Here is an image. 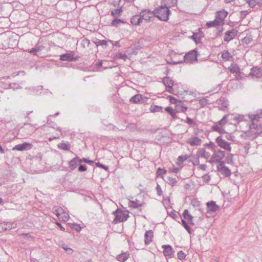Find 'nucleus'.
Segmentation results:
<instances>
[{
  "label": "nucleus",
  "mask_w": 262,
  "mask_h": 262,
  "mask_svg": "<svg viewBox=\"0 0 262 262\" xmlns=\"http://www.w3.org/2000/svg\"><path fill=\"white\" fill-rule=\"evenodd\" d=\"M130 23L134 26H140L142 23L141 18L140 14H136L133 15L130 18Z\"/></svg>",
  "instance_id": "20"
},
{
  "label": "nucleus",
  "mask_w": 262,
  "mask_h": 262,
  "mask_svg": "<svg viewBox=\"0 0 262 262\" xmlns=\"http://www.w3.org/2000/svg\"><path fill=\"white\" fill-rule=\"evenodd\" d=\"M154 237L153 231L151 230L146 231L144 234V243L146 245L150 244L152 242Z\"/></svg>",
  "instance_id": "16"
},
{
  "label": "nucleus",
  "mask_w": 262,
  "mask_h": 262,
  "mask_svg": "<svg viewBox=\"0 0 262 262\" xmlns=\"http://www.w3.org/2000/svg\"><path fill=\"white\" fill-rule=\"evenodd\" d=\"M251 132L255 134L260 135L262 134V125H258L255 122H252L250 126Z\"/></svg>",
  "instance_id": "12"
},
{
  "label": "nucleus",
  "mask_w": 262,
  "mask_h": 262,
  "mask_svg": "<svg viewBox=\"0 0 262 262\" xmlns=\"http://www.w3.org/2000/svg\"><path fill=\"white\" fill-rule=\"evenodd\" d=\"M60 59L62 61H76L78 59V58L74 57L72 53H66L60 55Z\"/></svg>",
  "instance_id": "17"
},
{
  "label": "nucleus",
  "mask_w": 262,
  "mask_h": 262,
  "mask_svg": "<svg viewBox=\"0 0 262 262\" xmlns=\"http://www.w3.org/2000/svg\"><path fill=\"white\" fill-rule=\"evenodd\" d=\"M6 225L9 229L15 228L17 227V224L15 222H8Z\"/></svg>",
  "instance_id": "56"
},
{
  "label": "nucleus",
  "mask_w": 262,
  "mask_h": 262,
  "mask_svg": "<svg viewBox=\"0 0 262 262\" xmlns=\"http://www.w3.org/2000/svg\"><path fill=\"white\" fill-rule=\"evenodd\" d=\"M217 170L222 174L227 177H229L231 173L229 168L225 166V163L223 161L220 162L217 166Z\"/></svg>",
  "instance_id": "5"
},
{
  "label": "nucleus",
  "mask_w": 262,
  "mask_h": 262,
  "mask_svg": "<svg viewBox=\"0 0 262 262\" xmlns=\"http://www.w3.org/2000/svg\"><path fill=\"white\" fill-rule=\"evenodd\" d=\"M20 88H21V87L16 83H10L8 85H6V86H5V89H11L13 90H16Z\"/></svg>",
  "instance_id": "37"
},
{
  "label": "nucleus",
  "mask_w": 262,
  "mask_h": 262,
  "mask_svg": "<svg viewBox=\"0 0 262 262\" xmlns=\"http://www.w3.org/2000/svg\"><path fill=\"white\" fill-rule=\"evenodd\" d=\"M196 155L198 157L204 158L207 159L209 158L210 154L209 152L206 151L204 148H200L198 150Z\"/></svg>",
  "instance_id": "23"
},
{
  "label": "nucleus",
  "mask_w": 262,
  "mask_h": 262,
  "mask_svg": "<svg viewBox=\"0 0 262 262\" xmlns=\"http://www.w3.org/2000/svg\"><path fill=\"white\" fill-rule=\"evenodd\" d=\"M199 104L201 107H203L207 105L208 104V100L206 98H202L199 100Z\"/></svg>",
  "instance_id": "48"
},
{
  "label": "nucleus",
  "mask_w": 262,
  "mask_h": 262,
  "mask_svg": "<svg viewBox=\"0 0 262 262\" xmlns=\"http://www.w3.org/2000/svg\"><path fill=\"white\" fill-rule=\"evenodd\" d=\"M244 117L243 115L239 114L232 115L231 116L230 120L232 121H235L236 123H238L244 120Z\"/></svg>",
  "instance_id": "29"
},
{
  "label": "nucleus",
  "mask_w": 262,
  "mask_h": 262,
  "mask_svg": "<svg viewBox=\"0 0 262 262\" xmlns=\"http://www.w3.org/2000/svg\"><path fill=\"white\" fill-rule=\"evenodd\" d=\"M156 190H157V194L158 195L160 196L162 195V190L161 188V186L158 184H157V186H156Z\"/></svg>",
  "instance_id": "63"
},
{
  "label": "nucleus",
  "mask_w": 262,
  "mask_h": 262,
  "mask_svg": "<svg viewBox=\"0 0 262 262\" xmlns=\"http://www.w3.org/2000/svg\"><path fill=\"white\" fill-rule=\"evenodd\" d=\"M186 122L187 124L191 126H194L196 125V123L190 118L187 117Z\"/></svg>",
  "instance_id": "50"
},
{
  "label": "nucleus",
  "mask_w": 262,
  "mask_h": 262,
  "mask_svg": "<svg viewBox=\"0 0 262 262\" xmlns=\"http://www.w3.org/2000/svg\"><path fill=\"white\" fill-rule=\"evenodd\" d=\"M87 168L85 165L79 164V166L78 167V171L80 172H84L86 171Z\"/></svg>",
  "instance_id": "60"
},
{
  "label": "nucleus",
  "mask_w": 262,
  "mask_h": 262,
  "mask_svg": "<svg viewBox=\"0 0 262 262\" xmlns=\"http://www.w3.org/2000/svg\"><path fill=\"white\" fill-rule=\"evenodd\" d=\"M188 158V156L185 155H181L178 157V161L180 163H183L185 161H186Z\"/></svg>",
  "instance_id": "51"
},
{
  "label": "nucleus",
  "mask_w": 262,
  "mask_h": 262,
  "mask_svg": "<svg viewBox=\"0 0 262 262\" xmlns=\"http://www.w3.org/2000/svg\"><path fill=\"white\" fill-rule=\"evenodd\" d=\"M165 181L171 186H176L177 183V180L176 179L171 177H167L165 180Z\"/></svg>",
  "instance_id": "34"
},
{
  "label": "nucleus",
  "mask_w": 262,
  "mask_h": 262,
  "mask_svg": "<svg viewBox=\"0 0 262 262\" xmlns=\"http://www.w3.org/2000/svg\"><path fill=\"white\" fill-rule=\"evenodd\" d=\"M188 110V107L185 106L177 104L176 106V111L178 113H185Z\"/></svg>",
  "instance_id": "39"
},
{
  "label": "nucleus",
  "mask_w": 262,
  "mask_h": 262,
  "mask_svg": "<svg viewBox=\"0 0 262 262\" xmlns=\"http://www.w3.org/2000/svg\"><path fill=\"white\" fill-rule=\"evenodd\" d=\"M118 210H117L114 212V214L115 215V217L113 221V223H117L119 222H124V221L127 220V219L129 217L128 214H127L126 216H125V217H123L121 214V215L116 214V213H117L118 212Z\"/></svg>",
  "instance_id": "22"
},
{
  "label": "nucleus",
  "mask_w": 262,
  "mask_h": 262,
  "mask_svg": "<svg viewBox=\"0 0 262 262\" xmlns=\"http://www.w3.org/2000/svg\"><path fill=\"white\" fill-rule=\"evenodd\" d=\"M142 21L144 20L146 23H149L152 20L154 16V10L151 11L148 9H142L139 13Z\"/></svg>",
  "instance_id": "2"
},
{
  "label": "nucleus",
  "mask_w": 262,
  "mask_h": 262,
  "mask_svg": "<svg viewBox=\"0 0 262 262\" xmlns=\"http://www.w3.org/2000/svg\"><path fill=\"white\" fill-rule=\"evenodd\" d=\"M42 86L38 85L37 86L30 88L28 89L31 90L32 91V94H37L39 91H41L42 90Z\"/></svg>",
  "instance_id": "40"
},
{
  "label": "nucleus",
  "mask_w": 262,
  "mask_h": 262,
  "mask_svg": "<svg viewBox=\"0 0 262 262\" xmlns=\"http://www.w3.org/2000/svg\"><path fill=\"white\" fill-rule=\"evenodd\" d=\"M57 147L58 148L64 150H69L70 148L69 144L66 143H61L57 145Z\"/></svg>",
  "instance_id": "41"
},
{
  "label": "nucleus",
  "mask_w": 262,
  "mask_h": 262,
  "mask_svg": "<svg viewBox=\"0 0 262 262\" xmlns=\"http://www.w3.org/2000/svg\"><path fill=\"white\" fill-rule=\"evenodd\" d=\"M116 58L122 59L124 61L127 59V56L125 54H123L122 53H118L116 54Z\"/></svg>",
  "instance_id": "47"
},
{
  "label": "nucleus",
  "mask_w": 262,
  "mask_h": 262,
  "mask_svg": "<svg viewBox=\"0 0 262 262\" xmlns=\"http://www.w3.org/2000/svg\"><path fill=\"white\" fill-rule=\"evenodd\" d=\"M183 215L184 218V220H187L191 225L193 226L194 225V223L193 222V217L189 213L187 209L184 210Z\"/></svg>",
  "instance_id": "21"
},
{
  "label": "nucleus",
  "mask_w": 262,
  "mask_h": 262,
  "mask_svg": "<svg viewBox=\"0 0 262 262\" xmlns=\"http://www.w3.org/2000/svg\"><path fill=\"white\" fill-rule=\"evenodd\" d=\"M221 24L216 18L213 21H209L206 23V26L208 28L216 27L220 25Z\"/></svg>",
  "instance_id": "33"
},
{
  "label": "nucleus",
  "mask_w": 262,
  "mask_h": 262,
  "mask_svg": "<svg viewBox=\"0 0 262 262\" xmlns=\"http://www.w3.org/2000/svg\"><path fill=\"white\" fill-rule=\"evenodd\" d=\"M128 205L130 207L136 209L141 207L142 204L140 203L139 201L136 199V201H130Z\"/></svg>",
  "instance_id": "31"
},
{
  "label": "nucleus",
  "mask_w": 262,
  "mask_h": 262,
  "mask_svg": "<svg viewBox=\"0 0 262 262\" xmlns=\"http://www.w3.org/2000/svg\"><path fill=\"white\" fill-rule=\"evenodd\" d=\"M182 224L184 227V228L187 230V231L190 234L191 233V230L190 227L187 224L186 221L184 219H182Z\"/></svg>",
  "instance_id": "49"
},
{
  "label": "nucleus",
  "mask_w": 262,
  "mask_h": 262,
  "mask_svg": "<svg viewBox=\"0 0 262 262\" xmlns=\"http://www.w3.org/2000/svg\"><path fill=\"white\" fill-rule=\"evenodd\" d=\"M212 129L214 131L220 133H221L223 129L222 128L221 126L218 123H216L214 125H212Z\"/></svg>",
  "instance_id": "45"
},
{
  "label": "nucleus",
  "mask_w": 262,
  "mask_h": 262,
  "mask_svg": "<svg viewBox=\"0 0 262 262\" xmlns=\"http://www.w3.org/2000/svg\"><path fill=\"white\" fill-rule=\"evenodd\" d=\"M238 31L235 29H232L230 30L227 31L225 33L224 37V41L225 42H229L233 39L235 36L237 35Z\"/></svg>",
  "instance_id": "6"
},
{
  "label": "nucleus",
  "mask_w": 262,
  "mask_h": 262,
  "mask_svg": "<svg viewBox=\"0 0 262 262\" xmlns=\"http://www.w3.org/2000/svg\"><path fill=\"white\" fill-rule=\"evenodd\" d=\"M216 103L218 104L219 109L222 111H225L229 105L228 101L224 97H221L217 100Z\"/></svg>",
  "instance_id": "9"
},
{
  "label": "nucleus",
  "mask_w": 262,
  "mask_h": 262,
  "mask_svg": "<svg viewBox=\"0 0 262 262\" xmlns=\"http://www.w3.org/2000/svg\"><path fill=\"white\" fill-rule=\"evenodd\" d=\"M228 69L231 73H235L237 75L241 74L240 68L236 64L232 63Z\"/></svg>",
  "instance_id": "24"
},
{
  "label": "nucleus",
  "mask_w": 262,
  "mask_h": 262,
  "mask_svg": "<svg viewBox=\"0 0 262 262\" xmlns=\"http://www.w3.org/2000/svg\"><path fill=\"white\" fill-rule=\"evenodd\" d=\"M227 15L228 12L224 10L220 11L216 14L215 18L217 19L221 24H222Z\"/></svg>",
  "instance_id": "19"
},
{
  "label": "nucleus",
  "mask_w": 262,
  "mask_h": 262,
  "mask_svg": "<svg viewBox=\"0 0 262 262\" xmlns=\"http://www.w3.org/2000/svg\"><path fill=\"white\" fill-rule=\"evenodd\" d=\"M256 5L258 6H262V0H252V2H250V7L254 8Z\"/></svg>",
  "instance_id": "38"
},
{
  "label": "nucleus",
  "mask_w": 262,
  "mask_h": 262,
  "mask_svg": "<svg viewBox=\"0 0 262 262\" xmlns=\"http://www.w3.org/2000/svg\"><path fill=\"white\" fill-rule=\"evenodd\" d=\"M79 164H80V158L76 156L69 162V167L71 170H74Z\"/></svg>",
  "instance_id": "10"
},
{
  "label": "nucleus",
  "mask_w": 262,
  "mask_h": 262,
  "mask_svg": "<svg viewBox=\"0 0 262 262\" xmlns=\"http://www.w3.org/2000/svg\"><path fill=\"white\" fill-rule=\"evenodd\" d=\"M165 111L167 112L170 115H172L174 112V110L170 106L166 107L165 109Z\"/></svg>",
  "instance_id": "61"
},
{
  "label": "nucleus",
  "mask_w": 262,
  "mask_h": 262,
  "mask_svg": "<svg viewBox=\"0 0 262 262\" xmlns=\"http://www.w3.org/2000/svg\"><path fill=\"white\" fill-rule=\"evenodd\" d=\"M163 249V254L166 257L171 258L174 256V251L169 245H164L162 246Z\"/></svg>",
  "instance_id": "8"
},
{
  "label": "nucleus",
  "mask_w": 262,
  "mask_h": 262,
  "mask_svg": "<svg viewBox=\"0 0 262 262\" xmlns=\"http://www.w3.org/2000/svg\"><path fill=\"white\" fill-rule=\"evenodd\" d=\"M214 153L212 155L213 158L216 160V162H221L220 161L225 157V151L216 149L213 151Z\"/></svg>",
  "instance_id": "15"
},
{
  "label": "nucleus",
  "mask_w": 262,
  "mask_h": 262,
  "mask_svg": "<svg viewBox=\"0 0 262 262\" xmlns=\"http://www.w3.org/2000/svg\"><path fill=\"white\" fill-rule=\"evenodd\" d=\"M54 213L55 214V215L59 217V216L61 215L62 212H63V209L60 207H55L53 208Z\"/></svg>",
  "instance_id": "42"
},
{
  "label": "nucleus",
  "mask_w": 262,
  "mask_h": 262,
  "mask_svg": "<svg viewBox=\"0 0 262 262\" xmlns=\"http://www.w3.org/2000/svg\"><path fill=\"white\" fill-rule=\"evenodd\" d=\"M249 74L251 76L259 78L262 77V69L258 67H254L251 69Z\"/></svg>",
  "instance_id": "14"
},
{
  "label": "nucleus",
  "mask_w": 262,
  "mask_h": 262,
  "mask_svg": "<svg viewBox=\"0 0 262 262\" xmlns=\"http://www.w3.org/2000/svg\"><path fill=\"white\" fill-rule=\"evenodd\" d=\"M230 116L229 115H224L223 118L218 121L217 123L220 125L221 126L225 125L227 122V119Z\"/></svg>",
  "instance_id": "43"
},
{
  "label": "nucleus",
  "mask_w": 262,
  "mask_h": 262,
  "mask_svg": "<svg viewBox=\"0 0 262 262\" xmlns=\"http://www.w3.org/2000/svg\"><path fill=\"white\" fill-rule=\"evenodd\" d=\"M168 7H172L174 6L177 3V0H166Z\"/></svg>",
  "instance_id": "58"
},
{
  "label": "nucleus",
  "mask_w": 262,
  "mask_h": 262,
  "mask_svg": "<svg viewBox=\"0 0 262 262\" xmlns=\"http://www.w3.org/2000/svg\"><path fill=\"white\" fill-rule=\"evenodd\" d=\"M252 37L250 36H247L242 39V42L243 44L248 45L252 41Z\"/></svg>",
  "instance_id": "44"
},
{
  "label": "nucleus",
  "mask_w": 262,
  "mask_h": 262,
  "mask_svg": "<svg viewBox=\"0 0 262 262\" xmlns=\"http://www.w3.org/2000/svg\"><path fill=\"white\" fill-rule=\"evenodd\" d=\"M249 12L247 10L241 11V17L242 19H244Z\"/></svg>",
  "instance_id": "64"
},
{
  "label": "nucleus",
  "mask_w": 262,
  "mask_h": 262,
  "mask_svg": "<svg viewBox=\"0 0 262 262\" xmlns=\"http://www.w3.org/2000/svg\"><path fill=\"white\" fill-rule=\"evenodd\" d=\"M120 23L124 24L125 22L122 19L115 18V19L112 21L111 25L117 28L119 27Z\"/></svg>",
  "instance_id": "36"
},
{
  "label": "nucleus",
  "mask_w": 262,
  "mask_h": 262,
  "mask_svg": "<svg viewBox=\"0 0 262 262\" xmlns=\"http://www.w3.org/2000/svg\"><path fill=\"white\" fill-rule=\"evenodd\" d=\"M185 257H186V254L182 251H180L178 253V258L180 260L184 259L185 258Z\"/></svg>",
  "instance_id": "54"
},
{
  "label": "nucleus",
  "mask_w": 262,
  "mask_h": 262,
  "mask_svg": "<svg viewBox=\"0 0 262 262\" xmlns=\"http://www.w3.org/2000/svg\"><path fill=\"white\" fill-rule=\"evenodd\" d=\"M202 180L205 183H208L210 180V177L208 174H205L202 176Z\"/></svg>",
  "instance_id": "59"
},
{
  "label": "nucleus",
  "mask_w": 262,
  "mask_h": 262,
  "mask_svg": "<svg viewBox=\"0 0 262 262\" xmlns=\"http://www.w3.org/2000/svg\"><path fill=\"white\" fill-rule=\"evenodd\" d=\"M123 12L122 8L119 7L116 9H113L111 10V14L115 18H117L122 15Z\"/></svg>",
  "instance_id": "26"
},
{
  "label": "nucleus",
  "mask_w": 262,
  "mask_h": 262,
  "mask_svg": "<svg viewBox=\"0 0 262 262\" xmlns=\"http://www.w3.org/2000/svg\"><path fill=\"white\" fill-rule=\"evenodd\" d=\"M249 118L252 122H255L262 118V110H259L256 114H251L249 115Z\"/></svg>",
  "instance_id": "25"
},
{
  "label": "nucleus",
  "mask_w": 262,
  "mask_h": 262,
  "mask_svg": "<svg viewBox=\"0 0 262 262\" xmlns=\"http://www.w3.org/2000/svg\"><path fill=\"white\" fill-rule=\"evenodd\" d=\"M226 139L231 141H235V137L231 134H227L226 135Z\"/></svg>",
  "instance_id": "62"
},
{
  "label": "nucleus",
  "mask_w": 262,
  "mask_h": 262,
  "mask_svg": "<svg viewBox=\"0 0 262 262\" xmlns=\"http://www.w3.org/2000/svg\"><path fill=\"white\" fill-rule=\"evenodd\" d=\"M154 16L159 20L166 21L169 20V16L171 13L168 7L161 6L154 10Z\"/></svg>",
  "instance_id": "1"
},
{
  "label": "nucleus",
  "mask_w": 262,
  "mask_h": 262,
  "mask_svg": "<svg viewBox=\"0 0 262 262\" xmlns=\"http://www.w3.org/2000/svg\"><path fill=\"white\" fill-rule=\"evenodd\" d=\"M35 48L37 53H40V52L45 49V47L42 45H36Z\"/></svg>",
  "instance_id": "52"
},
{
  "label": "nucleus",
  "mask_w": 262,
  "mask_h": 262,
  "mask_svg": "<svg viewBox=\"0 0 262 262\" xmlns=\"http://www.w3.org/2000/svg\"><path fill=\"white\" fill-rule=\"evenodd\" d=\"M162 82L167 88V91L173 93L172 86L174 85V81L169 77H165L162 79Z\"/></svg>",
  "instance_id": "7"
},
{
  "label": "nucleus",
  "mask_w": 262,
  "mask_h": 262,
  "mask_svg": "<svg viewBox=\"0 0 262 262\" xmlns=\"http://www.w3.org/2000/svg\"><path fill=\"white\" fill-rule=\"evenodd\" d=\"M149 111L151 113L162 112H163V107L159 105H151L149 108Z\"/></svg>",
  "instance_id": "32"
},
{
  "label": "nucleus",
  "mask_w": 262,
  "mask_h": 262,
  "mask_svg": "<svg viewBox=\"0 0 262 262\" xmlns=\"http://www.w3.org/2000/svg\"><path fill=\"white\" fill-rule=\"evenodd\" d=\"M142 99V96L140 94H137L134 95L130 98V102L134 103H141Z\"/></svg>",
  "instance_id": "28"
},
{
  "label": "nucleus",
  "mask_w": 262,
  "mask_h": 262,
  "mask_svg": "<svg viewBox=\"0 0 262 262\" xmlns=\"http://www.w3.org/2000/svg\"><path fill=\"white\" fill-rule=\"evenodd\" d=\"M215 142L217 146L220 148L228 151H231V147L230 146V143L224 139L222 136H220L217 137L215 139Z\"/></svg>",
  "instance_id": "4"
},
{
  "label": "nucleus",
  "mask_w": 262,
  "mask_h": 262,
  "mask_svg": "<svg viewBox=\"0 0 262 262\" xmlns=\"http://www.w3.org/2000/svg\"><path fill=\"white\" fill-rule=\"evenodd\" d=\"M96 166L97 167H100V168H102L103 169H104L106 171H108L109 170V167L108 166H106L105 165H103L101 163H100V162H97L96 163Z\"/></svg>",
  "instance_id": "53"
},
{
  "label": "nucleus",
  "mask_w": 262,
  "mask_h": 262,
  "mask_svg": "<svg viewBox=\"0 0 262 262\" xmlns=\"http://www.w3.org/2000/svg\"><path fill=\"white\" fill-rule=\"evenodd\" d=\"M187 143L191 146L194 145L199 146L201 144L202 140L197 137L192 136L187 141Z\"/></svg>",
  "instance_id": "18"
},
{
  "label": "nucleus",
  "mask_w": 262,
  "mask_h": 262,
  "mask_svg": "<svg viewBox=\"0 0 262 262\" xmlns=\"http://www.w3.org/2000/svg\"><path fill=\"white\" fill-rule=\"evenodd\" d=\"M32 145L29 143H24L23 144H19L16 145L14 147H13V150H18V151H23L30 149L32 148Z\"/></svg>",
  "instance_id": "13"
},
{
  "label": "nucleus",
  "mask_w": 262,
  "mask_h": 262,
  "mask_svg": "<svg viewBox=\"0 0 262 262\" xmlns=\"http://www.w3.org/2000/svg\"><path fill=\"white\" fill-rule=\"evenodd\" d=\"M205 146L210 148L212 151H214L216 149H217V146L212 141H210L209 143H206L204 145Z\"/></svg>",
  "instance_id": "46"
},
{
  "label": "nucleus",
  "mask_w": 262,
  "mask_h": 262,
  "mask_svg": "<svg viewBox=\"0 0 262 262\" xmlns=\"http://www.w3.org/2000/svg\"><path fill=\"white\" fill-rule=\"evenodd\" d=\"M207 208L208 213H214L219 209V206L216 204L215 202L212 201L207 202Z\"/></svg>",
  "instance_id": "11"
},
{
  "label": "nucleus",
  "mask_w": 262,
  "mask_h": 262,
  "mask_svg": "<svg viewBox=\"0 0 262 262\" xmlns=\"http://www.w3.org/2000/svg\"><path fill=\"white\" fill-rule=\"evenodd\" d=\"M203 37V36L202 35V33H193L191 36V38L194 41L196 44L201 43Z\"/></svg>",
  "instance_id": "27"
},
{
  "label": "nucleus",
  "mask_w": 262,
  "mask_h": 262,
  "mask_svg": "<svg viewBox=\"0 0 262 262\" xmlns=\"http://www.w3.org/2000/svg\"><path fill=\"white\" fill-rule=\"evenodd\" d=\"M222 57L225 61H229L230 60L232 56L228 51H224L222 54Z\"/></svg>",
  "instance_id": "35"
},
{
  "label": "nucleus",
  "mask_w": 262,
  "mask_h": 262,
  "mask_svg": "<svg viewBox=\"0 0 262 262\" xmlns=\"http://www.w3.org/2000/svg\"><path fill=\"white\" fill-rule=\"evenodd\" d=\"M96 44L97 46H107V42L105 40H99L98 41L96 42Z\"/></svg>",
  "instance_id": "57"
},
{
  "label": "nucleus",
  "mask_w": 262,
  "mask_h": 262,
  "mask_svg": "<svg viewBox=\"0 0 262 262\" xmlns=\"http://www.w3.org/2000/svg\"><path fill=\"white\" fill-rule=\"evenodd\" d=\"M28 51L29 53H30L31 54H32L33 55H36V56H41V55L40 53H37L35 47L31 49L28 50Z\"/></svg>",
  "instance_id": "55"
},
{
  "label": "nucleus",
  "mask_w": 262,
  "mask_h": 262,
  "mask_svg": "<svg viewBox=\"0 0 262 262\" xmlns=\"http://www.w3.org/2000/svg\"><path fill=\"white\" fill-rule=\"evenodd\" d=\"M129 255V254L127 252L122 253L121 254H119L118 255L117 259L120 262H124L125 261H126Z\"/></svg>",
  "instance_id": "30"
},
{
  "label": "nucleus",
  "mask_w": 262,
  "mask_h": 262,
  "mask_svg": "<svg viewBox=\"0 0 262 262\" xmlns=\"http://www.w3.org/2000/svg\"><path fill=\"white\" fill-rule=\"evenodd\" d=\"M199 54L197 52L196 49H194L189 52L186 53L184 57V61L186 63H192L197 61L198 56Z\"/></svg>",
  "instance_id": "3"
}]
</instances>
